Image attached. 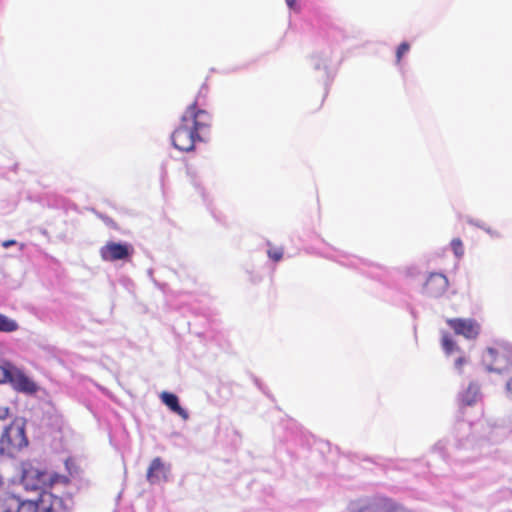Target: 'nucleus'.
<instances>
[{
    "instance_id": "nucleus-1",
    "label": "nucleus",
    "mask_w": 512,
    "mask_h": 512,
    "mask_svg": "<svg viewBox=\"0 0 512 512\" xmlns=\"http://www.w3.org/2000/svg\"><path fill=\"white\" fill-rule=\"evenodd\" d=\"M211 116L193 102L185 110L180 125L172 133L171 139L175 148L189 152L195 148L197 142L205 139L210 131Z\"/></svg>"
},
{
    "instance_id": "nucleus-2",
    "label": "nucleus",
    "mask_w": 512,
    "mask_h": 512,
    "mask_svg": "<svg viewBox=\"0 0 512 512\" xmlns=\"http://www.w3.org/2000/svg\"><path fill=\"white\" fill-rule=\"evenodd\" d=\"M72 497H60L51 491H42L36 498L24 499L18 512H71Z\"/></svg>"
},
{
    "instance_id": "nucleus-3",
    "label": "nucleus",
    "mask_w": 512,
    "mask_h": 512,
    "mask_svg": "<svg viewBox=\"0 0 512 512\" xmlns=\"http://www.w3.org/2000/svg\"><path fill=\"white\" fill-rule=\"evenodd\" d=\"M25 420L14 418L6 425L0 434V453L13 454L27 446L28 439L25 432Z\"/></svg>"
},
{
    "instance_id": "nucleus-4",
    "label": "nucleus",
    "mask_w": 512,
    "mask_h": 512,
    "mask_svg": "<svg viewBox=\"0 0 512 512\" xmlns=\"http://www.w3.org/2000/svg\"><path fill=\"white\" fill-rule=\"evenodd\" d=\"M349 509L351 512H411L394 500L382 496L356 501Z\"/></svg>"
},
{
    "instance_id": "nucleus-5",
    "label": "nucleus",
    "mask_w": 512,
    "mask_h": 512,
    "mask_svg": "<svg viewBox=\"0 0 512 512\" xmlns=\"http://www.w3.org/2000/svg\"><path fill=\"white\" fill-rule=\"evenodd\" d=\"M133 251V247L129 244L110 241L100 248L99 253L103 261L114 262L130 259Z\"/></svg>"
},
{
    "instance_id": "nucleus-6",
    "label": "nucleus",
    "mask_w": 512,
    "mask_h": 512,
    "mask_svg": "<svg viewBox=\"0 0 512 512\" xmlns=\"http://www.w3.org/2000/svg\"><path fill=\"white\" fill-rule=\"evenodd\" d=\"M21 481L27 490H38L48 488V472L39 468L29 466L23 470Z\"/></svg>"
},
{
    "instance_id": "nucleus-7",
    "label": "nucleus",
    "mask_w": 512,
    "mask_h": 512,
    "mask_svg": "<svg viewBox=\"0 0 512 512\" xmlns=\"http://www.w3.org/2000/svg\"><path fill=\"white\" fill-rule=\"evenodd\" d=\"M446 323L455 334L467 339H475L480 332V325L474 319L450 318Z\"/></svg>"
},
{
    "instance_id": "nucleus-8",
    "label": "nucleus",
    "mask_w": 512,
    "mask_h": 512,
    "mask_svg": "<svg viewBox=\"0 0 512 512\" xmlns=\"http://www.w3.org/2000/svg\"><path fill=\"white\" fill-rule=\"evenodd\" d=\"M12 387L18 392L26 394H34L38 390L37 384L30 379L23 371L16 368L12 370V375L9 382Z\"/></svg>"
},
{
    "instance_id": "nucleus-9",
    "label": "nucleus",
    "mask_w": 512,
    "mask_h": 512,
    "mask_svg": "<svg viewBox=\"0 0 512 512\" xmlns=\"http://www.w3.org/2000/svg\"><path fill=\"white\" fill-rule=\"evenodd\" d=\"M448 288V279L444 274L431 273L425 282L424 289L432 297L442 295Z\"/></svg>"
},
{
    "instance_id": "nucleus-10",
    "label": "nucleus",
    "mask_w": 512,
    "mask_h": 512,
    "mask_svg": "<svg viewBox=\"0 0 512 512\" xmlns=\"http://www.w3.org/2000/svg\"><path fill=\"white\" fill-rule=\"evenodd\" d=\"M168 467L160 457L154 458L147 470V480L150 484L160 483L167 480Z\"/></svg>"
},
{
    "instance_id": "nucleus-11",
    "label": "nucleus",
    "mask_w": 512,
    "mask_h": 512,
    "mask_svg": "<svg viewBox=\"0 0 512 512\" xmlns=\"http://www.w3.org/2000/svg\"><path fill=\"white\" fill-rule=\"evenodd\" d=\"M24 499L11 492H5L0 495V512H18Z\"/></svg>"
},
{
    "instance_id": "nucleus-12",
    "label": "nucleus",
    "mask_w": 512,
    "mask_h": 512,
    "mask_svg": "<svg viewBox=\"0 0 512 512\" xmlns=\"http://www.w3.org/2000/svg\"><path fill=\"white\" fill-rule=\"evenodd\" d=\"M160 398H161L162 402L171 411H173L174 413H176L177 415H179L183 419H187L188 418L187 411L180 406L178 397L175 394L164 391V392H162L160 394Z\"/></svg>"
},
{
    "instance_id": "nucleus-13",
    "label": "nucleus",
    "mask_w": 512,
    "mask_h": 512,
    "mask_svg": "<svg viewBox=\"0 0 512 512\" xmlns=\"http://www.w3.org/2000/svg\"><path fill=\"white\" fill-rule=\"evenodd\" d=\"M489 355L494 359L492 370L501 372L512 363V357L506 356L504 351L498 349H489Z\"/></svg>"
},
{
    "instance_id": "nucleus-14",
    "label": "nucleus",
    "mask_w": 512,
    "mask_h": 512,
    "mask_svg": "<svg viewBox=\"0 0 512 512\" xmlns=\"http://www.w3.org/2000/svg\"><path fill=\"white\" fill-rule=\"evenodd\" d=\"M479 399V390L474 386H469L460 396V406L465 408L476 404Z\"/></svg>"
},
{
    "instance_id": "nucleus-15",
    "label": "nucleus",
    "mask_w": 512,
    "mask_h": 512,
    "mask_svg": "<svg viewBox=\"0 0 512 512\" xmlns=\"http://www.w3.org/2000/svg\"><path fill=\"white\" fill-rule=\"evenodd\" d=\"M19 328L18 323L8 316L0 313V332H14Z\"/></svg>"
},
{
    "instance_id": "nucleus-16",
    "label": "nucleus",
    "mask_w": 512,
    "mask_h": 512,
    "mask_svg": "<svg viewBox=\"0 0 512 512\" xmlns=\"http://www.w3.org/2000/svg\"><path fill=\"white\" fill-rule=\"evenodd\" d=\"M69 484L70 478L68 476L48 472V488H54L56 485L68 486Z\"/></svg>"
},
{
    "instance_id": "nucleus-17",
    "label": "nucleus",
    "mask_w": 512,
    "mask_h": 512,
    "mask_svg": "<svg viewBox=\"0 0 512 512\" xmlns=\"http://www.w3.org/2000/svg\"><path fill=\"white\" fill-rule=\"evenodd\" d=\"M441 343L444 351L447 354H451L453 351L457 349L456 343L453 341V339L447 332L442 334Z\"/></svg>"
},
{
    "instance_id": "nucleus-18",
    "label": "nucleus",
    "mask_w": 512,
    "mask_h": 512,
    "mask_svg": "<svg viewBox=\"0 0 512 512\" xmlns=\"http://www.w3.org/2000/svg\"><path fill=\"white\" fill-rule=\"evenodd\" d=\"M14 366L10 363L0 365V384L9 383Z\"/></svg>"
},
{
    "instance_id": "nucleus-19",
    "label": "nucleus",
    "mask_w": 512,
    "mask_h": 512,
    "mask_svg": "<svg viewBox=\"0 0 512 512\" xmlns=\"http://www.w3.org/2000/svg\"><path fill=\"white\" fill-rule=\"evenodd\" d=\"M451 249L457 258H461L464 255L465 249L464 244L460 238H454L450 242Z\"/></svg>"
},
{
    "instance_id": "nucleus-20",
    "label": "nucleus",
    "mask_w": 512,
    "mask_h": 512,
    "mask_svg": "<svg viewBox=\"0 0 512 512\" xmlns=\"http://www.w3.org/2000/svg\"><path fill=\"white\" fill-rule=\"evenodd\" d=\"M268 257L274 262H279L283 258V249L271 246L267 251Z\"/></svg>"
},
{
    "instance_id": "nucleus-21",
    "label": "nucleus",
    "mask_w": 512,
    "mask_h": 512,
    "mask_svg": "<svg viewBox=\"0 0 512 512\" xmlns=\"http://www.w3.org/2000/svg\"><path fill=\"white\" fill-rule=\"evenodd\" d=\"M410 45L407 42H402L396 51V61L401 62L402 57L409 51Z\"/></svg>"
},
{
    "instance_id": "nucleus-22",
    "label": "nucleus",
    "mask_w": 512,
    "mask_h": 512,
    "mask_svg": "<svg viewBox=\"0 0 512 512\" xmlns=\"http://www.w3.org/2000/svg\"><path fill=\"white\" fill-rule=\"evenodd\" d=\"M65 466H66L67 470L69 471L70 475H72L74 472L77 471L74 460L72 458L66 459Z\"/></svg>"
},
{
    "instance_id": "nucleus-23",
    "label": "nucleus",
    "mask_w": 512,
    "mask_h": 512,
    "mask_svg": "<svg viewBox=\"0 0 512 512\" xmlns=\"http://www.w3.org/2000/svg\"><path fill=\"white\" fill-rule=\"evenodd\" d=\"M9 408L8 407H1L0 408V420H5L9 416Z\"/></svg>"
},
{
    "instance_id": "nucleus-24",
    "label": "nucleus",
    "mask_w": 512,
    "mask_h": 512,
    "mask_svg": "<svg viewBox=\"0 0 512 512\" xmlns=\"http://www.w3.org/2000/svg\"><path fill=\"white\" fill-rule=\"evenodd\" d=\"M288 7L294 11H299V7L297 6V0H286Z\"/></svg>"
},
{
    "instance_id": "nucleus-25",
    "label": "nucleus",
    "mask_w": 512,
    "mask_h": 512,
    "mask_svg": "<svg viewBox=\"0 0 512 512\" xmlns=\"http://www.w3.org/2000/svg\"><path fill=\"white\" fill-rule=\"evenodd\" d=\"M465 362H466L465 358H463V357H459V358L456 360V362H455V366H456V368H457V369H461V368H462V366L465 364Z\"/></svg>"
},
{
    "instance_id": "nucleus-26",
    "label": "nucleus",
    "mask_w": 512,
    "mask_h": 512,
    "mask_svg": "<svg viewBox=\"0 0 512 512\" xmlns=\"http://www.w3.org/2000/svg\"><path fill=\"white\" fill-rule=\"evenodd\" d=\"M15 244H16V241H15V240H6V241H4V242L2 243V246H3L4 248H8V247H10V246H12V245H15Z\"/></svg>"
},
{
    "instance_id": "nucleus-27",
    "label": "nucleus",
    "mask_w": 512,
    "mask_h": 512,
    "mask_svg": "<svg viewBox=\"0 0 512 512\" xmlns=\"http://www.w3.org/2000/svg\"><path fill=\"white\" fill-rule=\"evenodd\" d=\"M507 390L509 392V394L511 395L512 397V377L510 378V380L507 382Z\"/></svg>"
},
{
    "instance_id": "nucleus-28",
    "label": "nucleus",
    "mask_w": 512,
    "mask_h": 512,
    "mask_svg": "<svg viewBox=\"0 0 512 512\" xmlns=\"http://www.w3.org/2000/svg\"><path fill=\"white\" fill-rule=\"evenodd\" d=\"M2 485V477L0 476V486Z\"/></svg>"
}]
</instances>
